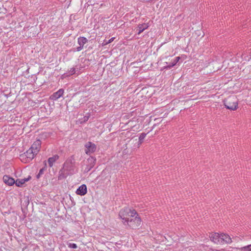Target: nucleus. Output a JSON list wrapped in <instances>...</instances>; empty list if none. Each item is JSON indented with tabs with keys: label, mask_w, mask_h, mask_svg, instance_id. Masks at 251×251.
<instances>
[{
	"label": "nucleus",
	"mask_w": 251,
	"mask_h": 251,
	"mask_svg": "<svg viewBox=\"0 0 251 251\" xmlns=\"http://www.w3.org/2000/svg\"><path fill=\"white\" fill-rule=\"evenodd\" d=\"M63 169L66 174L72 175L75 173V167L72 159H68L64 164Z\"/></svg>",
	"instance_id": "20e7f679"
},
{
	"label": "nucleus",
	"mask_w": 251,
	"mask_h": 251,
	"mask_svg": "<svg viewBox=\"0 0 251 251\" xmlns=\"http://www.w3.org/2000/svg\"><path fill=\"white\" fill-rule=\"evenodd\" d=\"M221 244H229L232 242L231 237L227 234H221Z\"/></svg>",
	"instance_id": "f8f14e48"
},
{
	"label": "nucleus",
	"mask_w": 251,
	"mask_h": 251,
	"mask_svg": "<svg viewBox=\"0 0 251 251\" xmlns=\"http://www.w3.org/2000/svg\"><path fill=\"white\" fill-rule=\"evenodd\" d=\"M3 182L7 185L12 186L15 183V180L13 178L7 175H5L3 177Z\"/></svg>",
	"instance_id": "9b49d317"
},
{
	"label": "nucleus",
	"mask_w": 251,
	"mask_h": 251,
	"mask_svg": "<svg viewBox=\"0 0 251 251\" xmlns=\"http://www.w3.org/2000/svg\"><path fill=\"white\" fill-rule=\"evenodd\" d=\"M87 187L85 184H82L76 190V194L80 196H84L87 193Z\"/></svg>",
	"instance_id": "1a4fd4ad"
},
{
	"label": "nucleus",
	"mask_w": 251,
	"mask_h": 251,
	"mask_svg": "<svg viewBox=\"0 0 251 251\" xmlns=\"http://www.w3.org/2000/svg\"><path fill=\"white\" fill-rule=\"evenodd\" d=\"M59 159V156L57 154L53 155L52 157H49L48 160L50 167H52L54 163Z\"/></svg>",
	"instance_id": "4468645a"
},
{
	"label": "nucleus",
	"mask_w": 251,
	"mask_h": 251,
	"mask_svg": "<svg viewBox=\"0 0 251 251\" xmlns=\"http://www.w3.org/2000/svg\"><path fill=\"white\" fill-rule=\"evenodd\" d=\"M64 92L63 89H59L57 92L54 93L51 96L50 99L53 100H56L62 97Z\"/></svg>",
	"instance_id": "6e6552de"
},
{
	"label": "nucleus",
	"mask_w": 251,
	"mask_h": 251,
	"mask_svg": "<svg viewBox=\"0 0 251 251\" xmlns=\"http://www.w3.org/2000/svg\"><path fill=\"white\" fill-rule=\"evenodd\" d=\"M85 152L88 154L90 155L91 154L94 152L97 149V146L96 145L91 142H88L85 144Z\"/></svg>",
	"instance_id": "39448f33"
},
{
	"label": "nucleus",
	"mask_w": 251,
	"mask_h": 251,
	"mask_svg": "<svg viewBox=\"0 0 251 251\" xmlns=\"http://www.w3.org/2000/svg\"><path fill=\"white\" fill-rule=\"evenodd\" d=\"M84 121H87L88 119V117H84Z\"/></svg>",
	"instance_id": "5701e85b"
},
{
	"label": "nucleus",
	"mask_w": 251,
	"mask_h": 251,
	"mask_svg": "<svg viewBox=\"0 0 251 251\" xmlns=\"http://www.w3.org/2000/svg\"><path fill=\"white\" fill-rule=\"evenodd\" d=\"M119 216L123 220L124 224L131 228H136L141 225V219L135 210L127 207L123 208L120 211Z\"/></svg>",
	"instance_id": "f257e3e1"
},
{
	"label": "nucleus",
	"mask_w": 251,
	"mask_h": 251,
	"mask_svg": "<svg viewBox=\"0 0 251 251\" xmlns=\"http://www.w3.org/2000/svg\"><path fill=\"white\" fill-rule=\"evenodd\" d=\"M41 145V141L40 140L35 141L25 152L20 155L21 160L24 163H27L32 160L40 151Z\"/></svg>",
	"instance_id": "f03ea898"
},
{
	"label": "nucleus",
	"mask_w": 251,
	"mask_h": 251,
	"mask_svg": "<svg viewBox=\"0 0 251 251\" xmlns=\"http://www.w3.org/2000/svg\"><path fill=\"white\" fill-rule=\"evenodd\" d=\"M180 58L179 56L176 57L175 58V59L173 61H172L171 63H170L169 64V65L164 66L163 67V69H171L172 67H174V66H175L176 64V63L179 61Z\"/></svg>",
	"instance_id": "2eb2a0df"
},
{
	"label": "nucleus",
	"mask_w": 251,
	"mask_h": 251,
	"mask_svg": "<svg viewBox=\"0 0 251 251\" xmlns=\"http://www.w3.org/2000/svg\"><path fill=\"white\" fill-rule=\"evenodd\" d=\"M45 167L43 168H42V169H41L40 170L38 174L37 175V178H39V177L43 174L44 171H45Z\"/></svg>",
	"instance_id": "412c9836"
},
{
	"label": "nucleus",
	"mask_w": 251,
	"mask_h": 251,
	"mask_svg": "<svg viewBox=\"0 0 251 251\" xmlns=\"http://www.w3.org/2000/svg\"><path fill=\"white\" fill-rule=\"evenodd\" d=\"M88 40L84 37H79L77 39V43L79 45V47H77L75 50L76 51H79L81 50L83 48L84 45L87 42Z\"/></svg>",
	"instance_id": "0eeeda50"
},
{
	"label": "nucleus",
	"mask_w": 251,
	"mask_h": 251,
	"mask_svg": "<svg viewBox=\"0 0 251 251\" xmlns=\"http://www.w3.org/2000/svg\"><path fill=\"white\" fill-rule=\"evenodd\" d=\"M149 27V25L148 23H143L138 25L137 27V31H138L137 34L140 35L142 32L145 29Z\"/></svg>",
	"instance_id": "ddd939ff"
},
{
	"label": "nucleus",
	"mask_w": 251,
	"mask_h": 251,
	"mask_svg": "<svg viewBox=\"0 0 251 251\" xmlns=\"http://www.w3.org/2000/svg\"><path fill=\"white\" fill-rule=\"evenodd\" d=\"M44 162H45V165H46V162L44 161Z\"/></svg>",
	"instance_id": "b1692460"
},
{
	"label": "nucleus",
	"mask_w": 251,
	"mask_h": 251,
	"mask_svg": "<svg viewBox=\"0 0 251 251\" xmlns=\"http://www.w3.org/2000/svg\"><path fill=\"white\" fill-rule=\"evenodd\" d=\"M30 178V177H29L27 178L18 179L15 181V183L16 186L21 187L25 182L28 181Z\"/></svg>",
	"instance_id": "dca6fc26"
},
{
	"label": "nucleus",
	"mask_w": 251,
	"mask_h": 251,
	"mask_svg": "<svg viewBox=\"0 0 251 251\" xmlns=\"http://www.w3.org/2000/svg\"><path fill=\"white\" fill-rule=\"evenodd\" d=\"M68 246L69 248H71V249H76L77 246L76 245V244L75 243H69L68 244Z\"/></svg>",
	"instance_id": "6ab92c4d"
},
{
	"label": "nucleus",
	"mask_w": 251,
	"mask_h": 251,
	"mask_svg": "<svg viewBox=\"0 0 251 251\" xmlns=\"http://www.w3.org/2000/svg\"><path fill=\"white\" fill-rule=\"evenodd\" d=\"M224 105L226 109L235 110L238 107V102L235 98L230 97L224 101Z\"/></svg>",
	"instance_id": "7ed1b4c3"
},
{
	"label": "nucleus",
	"mask_w": 251,
	"mask_h": 251,
	"mask_svg": "<svg viewBox=\"0 0 251 251\" xmlns=\"http://www.w3.org/2000/svg\"><path fill=\"white\" fill-rule=\"evenodd\" d=\"M115 38L114 37H112L111 38H110L108 41H106L104 43L105 45H107V44H108L111 42H112L114 40Z\"/></svg>",
	"instance_id": "4be33fe9"
},
{
	"label": "nucleus",
	"mask_w": 251,
	"mask_h": 251,
	"mask_svg": "<svg viewBox=\"0 0 251 251\" xmlns=\"http://www.w3.org/2000/svg\"><path fill=\"white\" fill-rule=\"evenodd\" d=\"M211 240L216 244H221V234L215 233L210 236Z\"/></svg>",
	"instance_id": "9d476101"
},
{
	"label": "nucleus",
	"mask_w": 251,
	"mask_h": 251,
	"mask_svg": "<svg viewBox=\"0 0 251 251\" xmlns=\"http://www.w3.org/2000/svg\"><path fill=\"white\" fill-rule=\"evenodd\" d=\"M147 135V134L145 133H142L140 134L139 137V144H141L143 142L144 139H145V138L146 137Z\"/></svg>",
	"instance_id": "a211bd4d"
},
{
	"label": "nucleus",
	"mask_w": 251,
	"mask_h": 251,
	"mask_svg": "<svg viewBox=\"0 0 251 251\" xmlns=\"http://www.w3.org/2000/svg\"><path fill=\"white\" fill-rule=\"evenodd\" d=\"M238 250H239V251H251V244L240 248H238Z\"/></svg>",
	"instance_id": "f3484780"
},
{
	"label": "nucleus",
	"mask_w": 251,
	"mask_h": 251,
	"mask_svg": "<svg viewBox=\"0 0 251 251\" xmlns=\"http://www.w3.org/2000/svg\"><path fill=\"white\" fill-rule=\"evenodd\" d=\"M96 159L92 156L89 157L86 161V167L84 169L85 172H88L90 171L94 166L95 164Z\"/></svg>",
	"instance_id": "423d86ee"
},
{
	"label": "nucleus",
	"mask_w": 251,
	"mask_h": 251,
	"mask_svg": "<svg viewBox=\"0 0 251 251\" xmlns=\"http://www.w3.org/2000/svg\"><path fill=\"white\" fill-rule=\"evenodd\" d=\"M75 69L74 68H72L70 69V70L69 71V73H68V75H67V76H70V75H72L74 74H75Z\"/></svg>",
	"instance_id": "aec40b11"
}]
</instances>
